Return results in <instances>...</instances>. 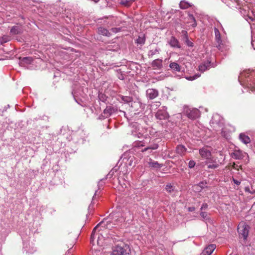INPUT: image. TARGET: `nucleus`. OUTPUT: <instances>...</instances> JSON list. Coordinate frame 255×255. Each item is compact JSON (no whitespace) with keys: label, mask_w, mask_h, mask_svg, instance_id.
<instances>
[{"label":"nucleus","mask_w":255,"mask_h":255,"mask_svg":"<svg viewBox=\"0 0 255 255\" xmlns=\"http://www.w3.org/2000/svg\"><path fill=\"white\" fill-rule=\"evenodd\" d=\"M110 221H103L98 224L93 229L91 236V243L94 245V240L97 239V244L98 246H102L105 241V237L103 234L105 229L113 228V224Z\"/></svg>","instance_id":"1"},{"label":"nucleus","mask_w":255,"mask_h":255,"mask_svg":"<svg viewBox=\"0 0 255 255\" xmlns=\"http://www.w3.org/2000/svg\"><path fill=\"white\" fill-rule=\"evenodd\" d=\"M128 248V247L125 243L121 242L113 247L111 255H124Z\"/></svg>","instance_id":"2"},{"label":"nucleus","mask_w":255,"mask_h":255,"mask_svg":"<svg viewBox=\"0 0 255 255\" xmlns=\"http://www.w3.org/2000/svg\"><path fill=\"white\" fill-rule=\"evenodd\" d=\"M249 229V226L245 222L240 223L238 227V232L240 237H243L246 240L248 236Z\"/></svg>","instance_id":"3"},{"label":"nucleus","mask_w":255,"mask_h":255,"mask_svg":"<svg viewBox=\"0 0 255 255\" xmlns=\"http://www.w3.org/2000/svg\"><path fill=\"white\" fill-rule=\"evenodd\" d=\"M214 32L215 35L216 46L219 50H221L223 48V44L221 39V33L219 29L216 27L214 28Z\"/></svg>","instance_id":"4"},{"label":"nucleus","mask_w":255,"mask_h":255,"mask_svg":"<svg viewBox=\"0 0 255 255\" xmlns=\"http://www.w3.org/2000/svg\"><path fill=\"white\" fill-rule=\"evenodd\" d=\"M186 115L189 119L192 120L196 119L200 116V111L197 109H194L187 111Z\"/></svg>","instance_id":"5"},{"label":"nucleus","mask_w":255,"mask_h":255,"mask_svg":"<svg viewBox=\"0 0 255 255\" xmlns=\"http://www.w3.org/2000/svg\"><path fill=\"white\" fill-rule=\"evenodd\" d=\"M199 153L203 158L206 159L208 160L211 161V153L206 148H202L199 150Z\"/></svg>","instance_id":"6"},{"label":"nucleus","mask_w":255,"mask_h":255,"mask_svg":"<svg viewBox=\"0 0 255 255\" xmlns=\"http://www.w3.org/2000/svg\"><path fill=\"white\" fill-rule=\"evenodd\" d=\"M146 94L149 99L152 100L158 96V92L154 89H148L146 91Z\"/></svg>","instance_id":"7"},{"label":"nucleus","mask_w":255,"mask_h":255,"mask_svg":"<svg viewBox=\"0 0 255 255\" xmlns=\"http://www.w3.org/2000/svg\"><path fill=\"white\" fill-rule=\"evenodd\" d=\"M246 153L243 152L241 150H235L234 152H233L231 154V156L233 158L236 159H243L245 157V155Z\"/></svg>","instance_id":"8"},{"label":"nucleus","mask_w":255,"mask_h":255,"mask_svg":"<svg viewBox=\"0 0 255 255\" xmlns=\"http://www.w3.org/2000/svg\"><path fill=\"white\" fill-rule=\"evenodd\" d=\"M216 248V246L213 244L209 245L203 251L204 255H211Z\"/></svg>","instance_id":"9"},{"label":"nucleus","mask_w":255,"mask_h":255,"mask_svg":"<svg viewBox=\"0 0 255 255\" xmlns=\"http://www.w3.org/2000/svg\"><path fill=\"white\" fill-rule=\"evenodd\" d=\"M169 43L171 47L181 48V45L179 41L174 36H172L169 40Z\"/></svg>","instance_id":"10"},{"label":"nucleus","mask_w":255,"mask_h":255,"mask_svg":"<svg viewBox=\"0 0 255 255\" xmlns=\"http://www.w3.org/2000/svg\"><path fill=\"white\" fill-rule=\"evenodd\" d=\"M187 148L182 145H178L176 148V153L180 156H184L186 153Z\"/></svg>","instance_id":"11"},{"label":"nucleus","mask_w":255,"mask_h":255,"mask_svg":"<svg viewBox=\"0 0 255 255\" xmlns=\"http://www.w3.org/2000/svg\"><path fill=\"white\" fill-rule=\"evenodd\" d=\"M152 67L154 69H161L162 67V60L159 59L154 60L152 62Z\"/></svg>","instance_id":"12"},{"label":"nucleus","mask_w":255,"mask_h":255,"mask_svg":"<svg viewBox=\"0 0 255 255\" xmlns=\"http://www.w3.org/2000/svg\"><path fill=\"white\" fill-rule=\"evenodd\" d=\"M97 32L98 34L109 37L111 35L110 32L105 28L100 27L98 28Z\"/></svg>","instance_id":"13"},{"label":"nucleus","mask_w":255,"mask_h":255,"mask_svg":"<svg viewBox=\"0 0 255 255\" xmlns=\"http://www.w3.org/2000/svg\"><path fill=\"white\" fill-rule=\"evenodd\" d=\"M22 32V28L20 26H14L10 29V33L13 35L20 34Z\"/></svg>","instance_id":"14"},{"label":"nucleus","mask_w":255,"mask_h":255,"mask_svg":"<svg viewBox=\"0 0 255 255\" xmlns=\"http://www.w3.org/2000/svg\"><path fill=\"white\" fill-rule=\"evenodd\" d=\"M239 137L240 140L245 144H248L251 142L250 138L245 133H241Z\"/></svg>","instance_id":"15"},{"label":"nucleus","mask_w":255,"mask_h":255,"mask_svg":"<svg viewBox=\"0 0 255 255\" xmlns=\"http://www.w3.org/2000/svg\"><path fill=\"white\" fill-rule=\"evenodd\" d=\"M187 18H188V20L187 22L188 23H190L191 25L193 27H195L196 26L197 23H196L195 17H194V16L192 14H189L188 15Z\"/></svg>","instance_id":"16"},{"label":"nucleus","mask_w":255,"mask_h":255,"mask_svg":"<svg viewBox=\"0 0 255 255\" xmlns=\"http://www.w3.org/2000/svg\"><path fill=\"white\" fill-rule=\"evenodd\" d=\"M179 6L180 8L185 9L188 8L192 6V4L190 3L183 0H181L179 3Z\"/></svg>","instance_id":"17"},{"label":"nucleus","mask_w":255,"mask_h":255,"mask_svg":"<svg viewBox=\"0 0 255 255\" xmlns=\"http://www.w3.org/2000/svg\"><path fill=\"white\" fill-rule=\"evenodd\" d=\"M169 67L173 70L176 72H180L181 70V66L176 62H171L169 64Z\"/></svg>","instance_id":"18"},{"label":"nucleus","mask_w":255,"mask_h":255,"mask_svg":"<svg viewBox=\"0 0 255 255\" xmlns=\"http://www.w3.org/2000/svg\"><path fill=\"white\" fill-rule=\"evenodd\" d=\"M206 184V183L201 182L198 184L195 185L194 186V188L197 191H200L201 189L204 188L205 187H207Z\"/></svg>","instance_id":"19"},{"label":"nucleus","mask_w":255,"mask_h":255,"mask_svg":"<svg viewBox=\"0 0 255 255\" xmlns=\"http://www.w3.org/2000/svg\"><path fill=\"white\" fill-rule=\"evenodd\" d=\"M210 66V63L207 62L200 65L199 66V70L201 72H204L207 70Z\"/></svg>","instance_id":"20"},{"label":"nucleus","mask_w":255,"mask_h":255,"mask_svg":"<svg viewBox=\"0 0 255 255\" xmlns=\"http://www.w3.org/2000/svg\"><path fill=\"white\" fill-rule=\"evenodd\" d=\"M114 112V109L113 107L109 106L107 107L104 111V114L107 116H110Z\"/></svg>","instance_id":"21"},{"label":"nucleus","mask_w":255,"mask_h":255,"mask_svg":"<svg viewBox=\"0 0 255 255\" xmlns=\"http://www.w3.org/2000/svg\"><path fill=\"white\" fill-rule=\"evenodd\" d=\"M133 1L134 0H121L120 3L128 7L132 3Z\"/></svg>","instance_id":"22"},{"label":"nucleus","mask_w":255,"mask_h":255,"mask_svg":"<svg viewBox=\"0 0 255 255\" xmlns=\"http://www.w3.org/2000/svg\"><path fill=\"white\" fill-rule=\"evenodd\" d=\"M158 147L157 144H154L151 146H148L141 150L142 152H144L148 150H155Z\"/></svg>","instance_id":"23"},{"label":"nucleus","mask_w":255,"mask_h":255,"mask_svg":"<svg viewBox=\"0 0 255 255\" xmlns=\"http://www.w3.org/2000/svg\"><path fill=\"white\" fill-rule=\"evenodd\" d=\"M182 32H185V37H186V44L187 45V46H188L189 47H193L194 46V44H193V43L191 41H190L188 38V36L187 35H186L187 34V32L185 31H183Z\"/></svg>","instance_id":"24"},{"label":"nucleus","mask_w":255,"mask_h":255,"mask_svg":"<svg viewBox=\"0 0 255 255\" xmlns=\"http://www.w3.org/2000/svg\"><path fill=\"white\" fill-rule=\"evenodd\" d=\"M150 166L158 168L161 167L160 164L156 161H151L149 163Z\"/></svg>","instance_id":"25"},{"label":"nucleus","mask_w":255,"mask_h":255,"mask_svg":"<svg viewBox=\"0 0 255 255\" xmlns=\"http://www.w3.org/2000/svg\"><path fill=\"white\" fill-rule=\"evenodd\" d=\"M165 189L168 193H171L174 190V187L170 184L166 185Z\"/></svg>","instance_id":"26"},{"label":"nucleus","mask_w":255,"mask_h":255,"mask_svg":"<svg viewBox=\"0 0 255 255\" xmlns=\"http://www.w3.org/2000/svg\"><path fill=\"white\" fill-rule=\"evenodd\" d=\"M200 76V75L195 74L193 76L186 77V79L189 81H193V80L197 79V78L199 77Z\"/></svg>","instance_id":"27"},{"label":"nucleus","mask_w":255,"mask_h":255,"mask_svg":"<svg viewBox=\"0 0 255 255\" xmlns=\"http://www.w3.org/2000/svg\"><path fill=\"white\" fill-rule=\"evenodd\" d=\"M32 61V59L30 57H24L22 59V61L26 64H30Z\"/></svg>","instance_id":"28"},{"label":"nucleus","mask_w":255,"mask_h":255,"mask_svg":"<svg viewBox=\"0 0 255 255\" xmlns=\"http://www.w3.org/2000/svg\"><path fill=\"white\" fill-rule=\"evenodd\" d=\"M136 42L138 44H142L145 42V39L143 37H138L136 40Z\"/></svg>","instance_id":"29"},{"label":"nucleus","mask_w":255,"mask_h":255,"mask_svg":"<svg viewBox=\"0 0 255 255\" xmlns=\"http://www.w3.org/2000/svg\"><path fill=\"white\" fill-rule=\"evenodd\" d=\"M9 40V38L7 36H4L2 38V39H0V43L2 44L3 43H5L7 41Z\"/></svg>","instance_id":"30"},{"label":"nucleus","mask_w":255,"mask_h":255,"mask_svg":"<svg viewBox=\"0 0 255 255\" xmlns=\"http://www.w3.org/2000/svg\"><path fill=\"white\" fill-rule=\"evenodd\" d=\"M122 99L127 103H129L132 101V98L130 97H123Z\"/></svg>","instance_id":"31"},{"label":"nucleus","mask_w":255,"mask_h":255,"mask_svg":"<svg viewBox=\"0 0 255 255\" xmlns=\"http://www.w3.org/2000/svg\"><path fill=\"white\" fill-rule=\"evenodd\" d=\"M195 162L194 160H190L188 163V166L189 168H193L195 165Z\"/></svg>","instance_id":"32"},{"label":"nucleus","mask_w":255,"mask_h":255,"mask_svg":"<svg viewBox=\"0 0 255 255\" xmlns=\"http://www.w3.org/2000/svg\"><path fill=\"white\" fill-rule=\"evenodd\" d=\"M218 164H212L208 165L207 166V168L208 169H210V168L215 169V168L218 167Z\"/></svg>","instance_id":"33"},{"label":"nucleus","mask_w":255,"mask_h":255,"mask_svg":"<svg viewBox=\"0 0 255 255\" xmlns=\"http://www.w3.org/2000/svg\"><path fill=\"white\" fill-rule=\"evenodd\" d=\"M207 206H208V205L206 203H204L202 204L201 209V210L206 209L207 208Z\"/></svg>","instance_id":"34"},{"label":"nucleus","mask_w":255,"mask_h":255,"mask_svg":"<svg viewBox=\"0 0 255 255\" xmlns=\"http://www.w3.org/2000/svg\"><path fill=\"white\" fill-rule=\"evenodd\" d=\"M233 181H234V183L235 184H236V185H240V183H241L240 181H238L237 180H236V179H235L234 178H233Z\"/></svg>","instance_id":"35"},{"label":"nucleus","mask_w":255,"mask_h":255,"mask_svg":"<svg viewBox=\"0 0 255 255\" xmlns=\"http://www.w3.org/2000/svg\"><path fill=\"white\" fill-rule=\"evenodd\" d=\"M201 215L202 217H203L204 218H206L207 216V213L206 212H201Z\"/></svg>","instance_id":"36"},{"label":"nucleus","mask_w":255,"mask_h":255,"mask_svg":"<svg viewBox=\"0 0 255 255\" xmlns=\"http://www.w3.org/2000/svg\"><path fill=\"white\" fill-rule=\"evenodd\" d=\"M195 210V207H190L188 208V211L190 212L194 211Z\"/></svg>","instance_id":"37"},{"label":"nucleus","mask_w":255,"mask_h":255,"mask_svg":"<svg viewBox=\"0 0 255 255\" xmlns=\"http://www.w3.org/2000/svg\"><path fill=\"white\" fill-rule=\"evenodd\" d=\"M232 167L236 169L239 170V168H238V166L236 165L235 163H233V164L232 165Z\"/></svg>","instance_id":"38"},{"label":"nucleus","mask_w":255,"mask_h":255,"mask_svg":"<svg viewBox=\"0 0 255 255\" xmlns=\"http://www.w3.org/2000/svg\"><path fill=\"white\" fill-rule=\"evenodd\" d=\"M112 30L113 32H117V28H112Z\"/></svg>","instance_id":"39"},{"label":"nucleus","mask_w":255,"mask_h":255,"mask_svg":"<svg viewBox=\"0 0 255 255\" xmlns=\"http://www.w3.org/2000/svg\"><path fill=\"white\" fill-rule=\"evenodd\" d=\"M245 191H248V192H249V188L246 187V188H245Z\"/></svg>","instance_id":"40"},{"label":"nucleus","mask_w":255,"mask_h":255,"mask_svg":"<svg viewBox=\"0 0 255 255\" xmlns=\"http://www.w3.org/2000/svg\"><path fill=\"white\" fill-rule=\"evenodd\" d=\"M92 1L95 2H97L99 1V0H92Z\"/></svg>","instance_id":"41"},{"label":"nucleus","mask_w":255,"mask_h":255,"mask_svg":"<svg viewBox=\"0 0 255 255\" xmlns=\"http://www.w3.org/2000/svg\"><path fill=\"white\" fill-rule=\"evenodd\" d=\"M156 116H157V117L159 116V114L158 113H157Z\"/></svg>","instance_id":"42"}]
</instances>
